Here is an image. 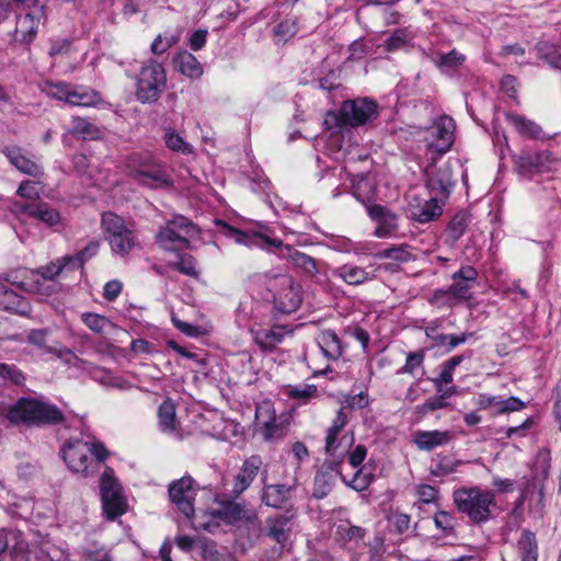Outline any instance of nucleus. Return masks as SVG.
I'll return each instance as SVG.
<instances>
[{"mask_svg": "<svg viewBox=\"0 0 561 561\" xmlns=\"http://www.w3.org/2000/svg\"><path fill=\"white\" fill-rule=\"evenodd\" d=\"M456 510L473 525H483L493 518L496 508L495 493L481 486H461L453 492Z\"/></svg>", "mask_w": 561, "mask_h": 561, "instance_id": "obj_1", "label": "nucleus"}, {"mask_svg": "<svg viewBox=\"0 0 561 561\" xmlns=\"http://www.w3.org/2000/svg\"><path fill=\"white\" fill-rule=\"evenodd\" d=\"M8 419L27 426L59 425L66 421L55 404L33 398H21L8 410Z\"/></svg>", "mask_w": 561, "mask_h": 561, "instance_id": "obj_2", "label": "nucleus"}, {"mask_svg": "<svg viewBox=\"0 0 561 561\" xmlns=\"http://www.w3.org/2000/svg\"><path fill=\"white\" fill-rule=\"evenodd\" d=\"M229 231L230 237L234 238L238 243L245 245L257 244L261 248H264L265 245L274 247L279 251L278 255L280 257L289 260L296 267L301 268L306 274L310 276L318 274L317 263L313 257L298 251L289 244H284L279 239H272L260 232L250 236L234 228H230Z\"/></svg>", "mask_w": 561, "mask_h": 561, "instance_id": "obj_3", "label": "nucleus"}, {"mask_svg": "<svg viewBox=\"0 0 561 561\" xmlns=\"http://www.w3.org/2000/svg\"><path fill=\"white\" fill-rule=\"evenodd\" d=\"M62 458L68 468L85 476L92 473L100 462L104 461L108 451L103 444H90L82 439H70L61 449Z\"/></svg>", "mask_w": 561, "mask_h": 561, "instance_id": "obj_4", "label": "nucleus"}, {"mask_svg": "<svg viewBox=\"0 0 561 561\" xmlns=\"http://www.w3.org/2000/svg\"><path fill=\"white\" fill-rule=\"evenodd\" d=\"M135 96L142 104L156 103L167 89V71L154 59L146 61L135 77Z\"/></svg>", "mask_w": 561, "mask_h": 561, "instance_id": "obj_5", "label": "nucleus"}, {"mask_svg": "<svg viewBox=\"0 0 561 561\" xmlns=\"http://www.w3.org/2000/svg\"><path fill=\"white\" fill-rule=\"evenodd\" d=\"M101 228L113 253L126 256L138 245L135 231L128 227L123 217L113 211L101 216Z\"/></svg>", "mask_w": 561, "mask_h": 561, "instance_id": "obj_6", "label": "nucleus"}, {"mask_svg": "<svg viewBox=\"0 0 561 561\" xmlns=\"http://www.w3.org/2000/svg\"><path fill=\"white\" fill-rule=\"evenodd\" d=\"M196 233L197 228L188 218L175 216L160 228L156 241L165 251L179 252L191 248L190 238Z\"/></svg>", "mask_w": 561, "mask_h": 561, "instance_id": "obj_7", "label": "nucleus"}, {"mask_svg": "<svg viewBox=\"0 0 561 561\" xmlns=\"http://www.w3.org/2000/svg\"><path fill=\"white\" fill-rule=\"evenodd\" d=\"M378 104L369 98L346 100L342 103L339 114L330 113L337 126L357 127L375 119L378 114Z\"/></svg>", "mask_w": 561, "mask_h": 561, "instance_id": "obj_8", "label": "nucleus"}, {"mask_svg": "<svg viewBox=\"0 0 561 561\" xmlns=\"http://www.w3.org/2000/svg\"><path fill=\"white\" fill-rule=\"evenodd\" d=\"M267 289L273 293V304L278 312L291 313L300 307L301 288L290 276L277 275L271 278Z\"/></svg>", "mask_w": 561, "mask_h": 561, "instance_id": "obj_9", "label": "nucleus"}, {"mask_svg": "<svg viewBox=\"0 0 561 561\" xmlns=\"http://www.w3.org/2000/svg\"><path fill=\"white\" fill-rule=\"evenodd\" d=\"M103 511L107 519L114 520L126 511V502L122 494V488L114 478L113 470L107 468L100 482Z\"/></svg>", "mask_w": 561, "mask_h": 561, "instance_id": "obj_10", "label": "nucleus"}, {"mask_svg": "<svg viewBox=\"0 0 561 561\" xmlns=\"http://www.w3.org/2000/svg\"><path fill=\"white\" fill-rule=\"evenodd\" d=\"M0 151L19 172L32 178L44 175V168L39 156L15 144L4 145Z\"/></svg>", "mask_w": 561, "mask_h": 561, "instance_id": "obj_11", "label": "nucleus"}, {"mask_svg": "<svg viewBox=\"0 0 561 561\" xmlns=\"http://www.w3.org/2000/svg\"><path fill=\"white\" fill-rule=\"evenodd\" d=\"M45 16V7L39 0H33L24 14L18 15L14 30L15 41L30 44L38 31V25Z\"/></svg>", "mask_w": 561, "mask_h": 561, "instance_id": "obj_12", "label": "nucleus"}, {"mask_svg": "<svg viewBox=\"0 0 561 561\" xmlns=\"http://www.w3.org/2000/svg\"><path fill=\"white\" fill-rule=\"evenodd\" d=\"M169 497L172 504L188 519L194 516L196 496L195 481L191 476H184L169 485Z\"/></svg>", "mask_w": 561, "mask_h": 561, "instance_id": "obj_13", "label": "nucleus"}, {"mask_svg": "<svg viewBox=\"0 0 561 561\" xmlns=\"http://www.w3.org/2000/svg\"><path fill=\"white\" fill-rule=\"evenodd\" d=\"M516 168L520 175L531 179L534 175L549 172L551 169V153L549 151H523L517 156Z\"/></svg>", "mask_w": 561, "mask_h": 561, "instance_id": "obj_14", "label": "nucleus"}, {"mask_svg": "<svg viewBox=\"0 0 561 561\" xmlns=\"http://www.w3.org/2000/svg\"><path fill=\"white\" fill-rule=\"evenodd\" d=\"M425 184L432 197L447 198L454 186L451 170L448 165L430 167L425 171Z\"/></svg>", "mask_w": 561, "mask_h": 561, "instance_id": "obj_15", "label": "nucleus"}, {"mask_svg": "<svg viewBox=\"0 0 561 561\" xmlns=\"http://www.w3.org/2000/svg\"><path fill=\"white\" fill-rule=\"evenodd\" d=\"M262 465V458L257 455H253L242 462L233 479L231 490L233 499L240 497L251 486L252 482L257 477Z\"/></svg>", "mask_w": 561, "mask_h": 561, "instance_id": "obj_16", "label": "nucleus"}, {"mask_svg": "<svg viewBox=\"0 0 561 561\" xmlns=\"http://www.w3.org/2000/svg\"><path fill=\"white\" fill-rule=\"evenodd\" d=\"M341 466L336 461L324 460L313 480L312 494L316 499H324L332 491L336 478H342Z\"/></svg>", "mask_w": 561, "mask_h": 561, "instance_id": "obj_17", "label": "nucleus"}, {"mask_svg": "<svg viewBox=\"0 0 561 561\" xmlns=\"http://www.w3.org/2000/svg\"><path fill=\"white\" fill-rule=\"evenodd\" d=\"M213 516L228 525H233L239 522L249 523L255 518V514L250 511L244 503L233 500L218 501V508L213 512Z\"/></svg>", "mask_w": 561, "mask_h": 561, "instance_id": "obj_18", "label": "nucleus"}, {"mask_svg": "<svg viewBox=\"0 0 561 561\" xmlns=\"http://www.w3.org/2000/svg\"><path fill=\"white\" fill-rule=\"evenodd\" d=\"M456 124L451 117H440L431 129L432 140L428 148L442 154L447 152L454 142Z\"/></svg>", "mask_w": 561, "mask_h": 561, "instance_id": "obj_19", "label": "nucleus"}, {"mask_svg": "<svg viewBox=\"0 0 561 561\" xmlns=\"http://www.w3.org/2000/svg\"><path fill=\"white\" fill-rule=\"evenodd\" d=\"M295 514L287 511L286 514H279L266 519V536L273 541L284 547L290 539L294 528Z\"/></svg>", "mask_w": 561, "mask_h": 561, "instance_id": "obj_20", "label": "nucleus"}, {"mask_svg": "<svg viewBox=\"0 0 561 561\" xmlns=\"http://www.w3.org/2000/svg\"><path fill=\"white\" fill-rule=\"evenodd\" d=\"M15 213L27 215L31 218L44 222L48 227H55L61 221L59 211L44 202L18 203L15 204Z\"/></svg>", "mask_w": 561, "mask_h": 561, "instance_id": "obj_21", "label": "nucleus"}, {"mask_svg": "<svg viewBox=\"0 0 561 561\" xmlns=\"http://www.w3.org/2000/svg\"><path fill=\"white\" fill-rule=\"evenodd\" d=\"M134 178L140 183H145V180H151L156 183V187L172 185L170 176L160 164L152 161L150 156L139 160L138 167L134 170Z\"/></svg>", "mask_w": 561, "mask_h": 561, "instance_id": "obj_22", "label": "nucleus"}, {"mask_svg": "<svg viewBox=\"0 0 561 561\" xmlns=\"http://www.w3.org/2000/svg\"><path fill=\"white\" fill-rule=\"evenodd\" d=\"M453 284L449 286L451 295L457 300H469L471 298V288L478 279V272L470 265L462 266L451 275Z\"/></svg>", "mask_w": 561, "mask_h": 561, "instance_id": "obj_23", "label": "nucleus"}, {"mask_svg": "<svg viewBox=\"0 0 561 561\" xmlns=\"http://www.w3.org/2000/svg\"><path fill=\"white\" fill-rule=\"evenodd\" d=\"M296 491V484L272 483L264 484L261 492V501L272 508H284Z\"/></svg>", "mask_w": 561, "mask_h": 561, "instance_id": "obj_24", "label": "nucleus"}, {"mask_svg": "<svg viewBox=\"0 0 561 561\" xmlns=\"http://www.w3.org/2000/svg\"><path fill=\"white\" fill-rule=\"evenodd\" d=\"M355 442L354 432L347 431L343 435L325 436L324 450L329 456L327 460L336 461L339 465L344 462L351 447Z\"/></svg>", "mask_w": 561, "mask_h": 561, "instance_id": "obj_25", "label": "nucleus"}, {"mask_svg": "<svg viewBox=\"0 0 561 561\" xmlns=\"http://www.w3.org/2000/svg\"><path fill=\"white\" fill-rule=\"evenodd\" d=\"M370 218L378 222L375 236L385 238L390 236L398 227L396 214L382 205H373L368 208Z\"/></svg>", "mask_w": 561, "mask_h": 561, "instance_id": "obj_26", "label": "nucleus"}, {"mask_svg": "<svg viewBox=\"0 0 561 561\" xmlns=\"http://www.w3.org/2000/svg\"><path fill=\"white\" fill-rule=\"evenodd\" d=\"M332 275L351 286H360L374 278L366 268L354 263H345L333 268Z\"/></svg>", "mask_w": 561, "mask_h": 561, "instance_id": "obj_27", "label": "nucleus"}, {"mask_svg": "<svg viewBox=\"0 0 561 561\" xmlns=\"http://www.w3.org/2000/svg\"><path fill=\"white\" fill-rule=\"evenodd\" d=\"M453 437V433L449 431H419L415 433L413 442L420 450L430 451L449 444Z\"/></svg>", "mask_w": 561, "mask_h": 561, "instance_id": "obj_28", "label": "nucleus"}, {"mask_svg": "<svg viewBox=\"0 0 561 561\" xmlns=\"http://www.w3.org/2000/svg\"><path fill=\"white\" fill-rule=\"evenodd\" d=\"M291 333L285 325H274L270 330H259L254 335V341L263 351L271 353L279 345L286 334Z\"/></svg>", "mask_w": 561, "mask_h": 561, "instance_id": "obj_29", "label": "nucleus"}, {"mask_svg": "<svg viewBox=\"0 0 561 561\" xmlns=\"http://www.w3.org/2000/svg\"><path fill=\"white\" fill-rule=\"evenodd\" d=\"M0 309L26 316L31 312L27 301L0 282Z\"/></svg>", "mask_w": 561, "mask_h": 561, "instance_id": "obj_30", "label": "nucleus"}, {"mask_svg": "<svg viewBox=\"0 0 561 561\" xmlns=\"http://www.w3.org/2000/svg\"><path fill=\"white\" fill-rule=\"evenodd\" d=\"M318 345L323 355L331 360L339 359L343 354V348L337 334L333 330L321 332L317 339Z\"/></svg>", "mask_w": 561, "mask_h": 561, "instance_id": "obj_31", "label": "nucleus"}, {"mask_svg": "<svg viewBox=\"0 0 561 561\" xmlns=\"http://www.w3.org/2000/svg\"><path fill=\"white\" fill-rule=\"evenodd\" d=\"M175 68L191 79H198L203 75V67L197 58L188 51H181L174 57Z\"/></svg>", "mask_w": 561, "mask_h": 561, "instance_id": "obj_32", "label": "nucleus"}, {"mask_svg": "<svg viewBox=\"0 0 561 561\" xmlns=\"http://www.w3.org/2000/svg\"><path fill=\"white\" fill-rule=\"evenodd\" d=\"M70 135L82 140H94L100 138L101 130L89 119L72 116L71 128L68 130Z\"/></svg>", "mask_w": 561, "mask_h": 561, "instance_id": "obj_33", "label": "nucleus"}, {"mask_svg": "<svg viewBox=\"0 0 561 561\" xmlns=\"http://www.w3.org/2000/svg\"><path fill=\"white\" fill-rule=\"evenodd\" d=\"M48 334V329H33L27 333L26 341L27 343L41 350L44 354H55L58 357H61L64 354H72V352L69 348L57 351L55 347L49 346L47 344Z\"/></svg>", "mask_w": 561, "mask_h": 561, "instance_id": "obj_34", "label": "nucleus"}, {"mask_svg": "<svg viewBox=\"0 0 561 561\" xmlns=\"http://www.w3.org/2000/svg\"><path fill=\"white\" fill-rule=\"evenodd\" d=\"M506 121L515 127V129L525 137L540 138L542 134L541 127L534 121L526 118L525 116L507 113Z\"/></svg>", "mask_w": 561, "mask_h": 561, "instance_id": "obj_35", "label": "nucleus"}, {"mask_svg": "<svg viewBox=\"0 0 561 561\" xmlns=\"http://www.w3.org/2000/svg\"><path fill=\"white\" fill-rule=\"evenodd\" d=\"M535 50L540 60L552 69L561 71V53L557 45L547 41H540L536 44Z\"/></svg>", "mask_w": 561, "mask_h": 561, "instance_id": "obj_36", "label": "nucleus"}, {"mask_svg": "<svg viewBox=\"0 0 561 561\" xmlns=\"http://www.w3.org/2000/svg\"><path fill=\"white\" fill-rule=\"evenodd\" d=\"M158 424L163 433L171 434L176 430L175 405L170 400H164L158 409Z\"/></svg>", "mask_w": 561, "mask_h": 561, "instance_id": "obj_37", "label": "nucleus"}, {"mask_svg": "<svg viewBox=\"0 0 561 561\" xmlns=\"http://www.w3.org/2000/svg\"><path fill=\"white\" fill-rule=\"evenodd\" d=\"M178 260L168 263V267L176 271L185 276H190L192 278L199 277V271L196 267V259L183 251L175 252Z\"/></svg>", "mask_w": 561, "mask_h": 561, "instance_id": "obj_38", "label": "nucleus"}, {"mask_svg": "<svg viewBox=\"0 0 561 561\" xmlns=\"http://www.w3.org/2000/svg\"><path fill=\"white\" fill-rule=\"evenodd\" d=\"M473 336H474L473 332H462L460 334H444V333H442V335H439L438 339H436V342L432 343L428 348L432 350L435 347H440V348H444L445 353H449L453 350H455L456 347H458L459 345L466 343L469 339H471Z\"/></svg>", "mask_w": 561, "mask_h": 561, "instance_id": "obj_39", "label": "nucleus"}, {"mask_svg": "<svg viewBox=\"0 0 561 561\" xmlns=\"http://www.w3.org/2000/svg\"><path fill=\"white\" fill-rule=\"evenodd\" d=\"M100 250V241L91 240L82 250L75 255H66V261L71 265V270L82 268L85 262L98 254Z\"/></svg>", "mask_w": 561, "mask_h": 561, "instance_id": "obj_40", "label": "nucleus"}, {"mask_svg": "<svg viewBox=\"0 0 561 561\" xmlns=\"http://www.w3.org/2000/svg\"><path fill=\"white\" fill-rule=\"evenodd\" d=\"M100 94L90 88L71 89L68 104L76 106H92L99 103Z\"/></svg>", "mask_w": 561, "mask_h": 561, "instance_id": "obj_41", "label": "nucleus"}, {"mask_svg": "<svg viewBox=\"0 0 561 561\" xmlns=\"http://www.w3.org/2000/svg\"><path fill=\"white\" fill-rule=\"evenodd\" d=\"M469 224L468 215L463 211L457 213L449 221L446 233L450 243L457 242L465 233Z\"/></svg>", "mask_w": 561, "mask_h": 561, "instance_id": "obj_42", "label": "nucleus"}, {"mask_svg": "<svg viewBox=\"0 0 561 561\" xmlns=\"http://www.w3.org/2000/svg\"><path fill=\"white\" fill-rule=\"evenodd\" d=\"M163 139L167 148L174 152L182 154H191L193 152V147L173 128L165 130Z\"/></svg>", "mask_w": 561, "mask_h": 561, "instance_id": "obj_43", "label": "nucleus"}, {"mask_svg": "<svg viewBox=\"0 0 561 561\" xmlns=\"http://www.w3.org/2000/svg\"><path fill=\"white\" fill-rule=\"evenodd\" d=\"M286 394L288 398L293 400H298L302 403L309 402L311 399H317L320 397V392L314 385H297V386H289Z\"/></svg>", "mask_w": 561, "mask_h": 561, "instance_id": "obj_44", "label": "nucleus"}, {"mask_svg": "<svg viewBox=\"0 0 561 561\" xmlns=\"http://www.w3.org/2000/svg\"><path fill=\"white\" fill-rule=\"evenodd\" d=\"M65 268L71 270L70 263L66 261V255L51 261L47 265L41 266L37 270V274L43 278V280H54Z\"/></svg>", "mask_w": 561, "mask_h": 561, "instance_id": "obj_45", "label": "nucleus"}, {"mask_svg": "<svg viewBox=\"0 0 561 561\" xmlns=\"http://www.w3.org/2000/svg\"><path fill=\"white\" fill-rule=\"evenodd\" d=\"M463 462L461 460H453L447 456L438 457L434 466L431 468V474L434 477H446L457 471V468Z\"/></svg>", "mask_w": 561, "mask_h": 561, "instance_id": "obj_46", "label": "nucleus"}, {"mask_svg": "<svg viewBox=\"0 0 561 561\" xmlns=\"http://www.w3.org/2000/svg\"><path fill=\"white\" fill-rule=\"evenodd\" d=\"M81 320L92 332L96 334H102L107 327L112 325L108 318L92 312L82 313Z\"/></svg>", "mask_w": 561, "mask_h": 561, "instance_id": "obj_47", "label": "nucleus"}, {"mask_svg": "<svg viewBox=\"0 0 561 561\" xmlns=\"http://www.w3.org/2000/svg\"><path fill=\"white\" fill-rule=\"evenodd\" d=\"M442 215V207L438 205V199L431 197L430 201L415 214V219L421 222H430L435 220Z\"/></svg>", "mask_w": 561, "mask_h": 561, "instance_id": "obj_48", "label": "nucleus"}, {"mask_svg": "<svg viewBox=\"0 0 561 561\" xmlns=\"http://www.w3.org/2000/svg\"><path fill=\"white\" fill-rule=\"evenodd\" d=\"M434 524L445 536L455 534L456 517L447 511H438L434 515Z\"/></svg>", "mask_w": 561, "mask_h": 561, "instance_id": "obj_49", "label": "nucleus"}, {"mask_svg": "<svg viewBox=\"0 0 561 561\" xmlns=\"http://www.w3.org/2000/svg\"><path fill=\"white\" fill-rule=\"evenodd\" d=\"M425 350L408 353L405 364L398 370V374L414 376L416 369L423 366Z\"/></svg>", "mask_w": 561, "mask_h": 561, "instance_id": "obj_50", "label": "nucleus"}, {"mask_svg": "<svg viewBox=\"0 0 561 561\" xmlns=\"http://www.w3.org/2000/svg\"><path fill=\"white\" fill-rule=\"evenodd\" d=\"M454 393L455 391L451 390L444 391L442 396L432 397L428 400H426L423 404L417 405L416 410L422 414H426L428 412L445 409L448 405L445 399Z\"/></svg>", "mask_w": 561, "mask_h": 561, "instance_id": "obj_51", "label": "nucleus"}, {"mask_svg": "<svg viewBox=\"0 0 561 561\" xmlns=\"http://www.w3.org/2000/svg\"><path fill=\"white\" fill-rule=\"evenodd\" d=\"M350 421V413L347 412V408H340L336 412L332 424L327 430V435L333 437L334 435H343V431Z\"/></svg>", "mask_w": 561, "mask_h": 561, "instance_id": "obj_52", "label": "nucleus"}, {"mask_svg": "<svg viewBox=\"0 0 561 561\" xmlns=\"http://www.w3.org/2000/svg\"><path fill=\"white\" fill-rule=\"evenodd\" d=\"M466 59V56L457 51L456 49L450 50L447 54H443L435 61V65L439 69H455L460 66Z\"/></svg>", "mask_w": 561, "mask_h": 561, "instance_id": "obj_53", "label": "nucleus"}, {"mask_svg": "<svg viewBox=\"0 0 561 561\" xmlns=\"http://www.w3.org/2000/svg\"><path fill=\"white\" fill-rule=\"evenodd\" d=\"M71 89L72 87L65 82H47L45 85V92L48 96L59 101H65L66 103H68Z\"/></svg>", "mask_w": 561, "mask_h": 561, "instance_id": "obj_54", "label": "nucleus"}, {"mask_svg": "<svg viewBox=\"0 0 561 561\" xmlns=\"http://www.w3.org/2000/svg\"><path fill=\"white\" fill-rule=\"evenodd\" d=\"M298 26L294 20H285L274 27V35L278 42H287L296 35Z\"/></svg>", "mask_w": 561, "mask_h": 561, "instance_id": "obj_55", "label": "nucleus"}, {"mask_svg": "<svg viewBox=\"0 0 561 561\" xmlns=\"http://www.w3.org/2000/svg\"><path fill=\"white\" fill-rule=\"evenodd\" d=\"M342 481L353 490L362 492L367 490L370 485L371 477L359 469L353 474L351 480H347L346 477L342 474Z\"/></svg>", "mask_w": 561, "mask_h": 561, "instance_id": "obj_56", "label": "nucleus"}, {"mask_svg": "<svg viewBox=\"0 0 561 561\" xmlns=\"http://www.w3.org/2000/svg\"><path fill=\"white\" fill-rule=\"evenodd\" d=\"M8 380L15 385H20L23 382L24 376L15 365L0 363V383Z\"/></svg>", "mask_w": 561, "mask_h": 561, "instance_id": "obj_57", "label": "nucleus"}, {"mask_svg": "<svg viewBox=\"0 0 561 561\" xmlns=\"http://www.w3.org/2000/svg\"><path fill=\"white\" fill-rule=\"evenodd\" d=\"M178 36H162L159 34L152 42L150 50L154 55H161L171 48L178 42Z\"/></svg>", "mask_w": 561, "mask_h": 561, "instance_id": "obj_58", "label": "nucleus"}, {"mask_svg": "<svg viewBox=\"0 0 561 561\" xmlns=\"http://www.w3.org/2000/svg\"><path fill=\"white\" fill-rule=\"evenodd\" d=\"M337 534L348 541H358L365 537L366 530L355 525H339Z\"/></svg>", "mask_w": 561, "mask_h": 561, "instance_id": "obj_59", "label": "nucleus"}, {"mask_svg": "<svg viewBox=\"0 0 561 561\" xmlns=\"http://www.w3.org/2000/svg\"><path fill=\"white\" fill-rule=\"evenodd\" d=\"M457 299L454 295H451L450 287L446 289H436L433 293L432 298L430 299V302L432 305L437 306H448L451 307L456 304Z\"/></svg>", "mask_w": 561, "mask_h": 561, "instance_id": "obj_60", "label": "nucleus"}, {"mask_svg": "<svg viewBox=\"0 0 561 561\" xmlns=\"http://www.w3.org/2000/svg\"><path fill=\"white\" fill-rule=\"evenodd\" d=\"M262 428V434L266 440H272L275 438H279L284 434V428L276 423L275 417H270L264 421Z\"/></svg>", "mask_w": 561, "mask_h": 561, "instance_id": "obj_61", "label": "nucleus"}, {"mask_svg": "<svg viewBox=\"0 0 561 561\" xmlns=\"http://www.w3.org/2000/svg\"><path fill=\"white\" fill-rule=\"evenodd\" d=\"M407 43V33L404 30L398 28L392 32L389 38L386 42V49L388 51H393L400 49Z\"/></svg>", "mask_w": 561, "mask_h": 561, "instance_id": "obj_62", "label": "nucleus"}, {"mask_svg": "<svg viewBox=\"0 0 561 561\" xmlns=\"http://www.w3.org/2000/svg\"><path fill=\"white\" fill-rule=\"evenodd\" d=\"M390 260L396 261L398 263H405L411 260H414V256L410 252V245L404 243L397 247H391Z\"/></svg>", "mask_w": 561, "mask_h": 561, "instance_id": "obj_63", "label": "nucleus"}, {"mask_svg": "<svg viewBox=\"0 0 561 561\" xmlns=\"http://www.w3.org/2000/svg\"><path fill=\"white\" fill-rule=\"evenodd\" d=\"M417 496L420 502L430 504L438 499V490L430 484H421L417 488Z\"/></svg>", "mask_w": 561, "mask_h": 561, "instance_id": "obj_64", "label": "nucleus"}]
</instances>
